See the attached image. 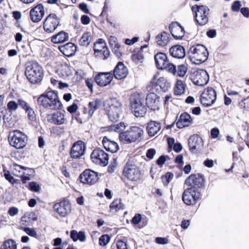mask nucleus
Returning <instances> with one entry per match:
<instances>
[{
    "instance_id": "35",
    "label": "nucleus",
    "mask_w": 249,
    "mask_h": 249,
    "mask_svg": "<svg viewBox=\"0 0 249 249\" xmlns=\"http://www.w3.org/2000/svg\"><path fill=\"white\" fill-rule=\"evenodd\" d=\"M100 104L101 101L98 99L89 102L88 107L85 108V112H87L89 116L91 117Z\"/></svg>"
},
{
    "instance_id": "57",
    "label": "nucleus",
    "mask_w": 249,
    "mask_h": 249,
    "mask_svg": "<svg viewBox=\"0 0 249 249\" xmlns=\"http://www.w3.org/2000/svg\"><path fill=\"white\" fill-rule=\"evenodd\" d=\"M18 102L19 106L25 111L30 107L29 104L26 101L22 99H18Z\"/></svg>"
},
{
    "instance_id": "45",
    "label": "nucleus",
    "mask_w": 249,
    "mask_h": 249,
    "mask_svg": "<svg viewBox=\"0 0 249 249\" xmlns=\"http://www.w3.org/2000/svg\"><path fill=\"white\" fill-rule=\"evenodd\" d=\"M173 177L174 175L172 172H166L165 175L161 177V179L164 185H167Z\"/></svg>"
},
{
    "instance_id": "3",
    "label": "nucleus",
    "mask_w": 249,
    "mask_h": 249,
    "mask_svg": "<svg viewBox=\"0 0 249 249\" xmlns=\"http://www.w3.org/2000/svg\"><path fill=\"white\" fill-rule=\"evenodd\" d=\"M25 75L30 83H38L43 77V68L36 62H30L26 67Z\"/></svg>"
},
{
    "instance_id": "31",
    "label": "nucleus",
    "mask_w": 249,
    "mask_h": 249,
    "mask_svg": "<svg viewBox=\"0 0 249 249\" xmlns=\"http://www.w3.org/2000/svg\"><path fill=\"white\" fill-rule=\"evenodd\" d=\"M148 219L144 216L142 217L140 213H136L134 216L132 218L131 220V223L134 225H138V227L140 229H142L147 224Z\"/></svg>"
},
{
    "instance_id": "38",
    "label": "nucleus",
    "mask_w": 249,
    "mask_h": 249,
    "mask_svg": "<svg viewBox=\"0 0 249 249\" xmlns=\"http://www.w3.org/2000/svg\"><path fill=\"white\" fill-rule=\"evenodd\" d=\"M34 220L31 217L30 214H25L21 218L20 221V229H22L23 227H28L33 224Z\"/></svg>"
},
{
    "instance_id": "36",
    "label": "nucleus",
    "mask_w": 249,
    "mask_h": 249,
    "mask_svg": "<svg viewBox=\"0 0 249 249\" xmlns=\"http://www.w3.org/2000/svg\"><path fill=\"white\" fill-rule=\"evenodd\" d=\"M169 38V35L166 32H162L156 36V41L158 45L164 47L168 44Z\"/></svg>"
},
{
    "instance_id": "33",
    "label": "nucleus",
    "mask_w": 249,
    "mask_h": 249,
    "mask_svg": "<svg viewBox=\"0 0 249 249\" xmlns=\"http://www.w3.org/2000/svg\"><path fill=\"white\" fill-rule=\"evenodd\" d=\"M141 178V172H123L121 178L125 182L128 181H137Z\"/></svg>"
},
{
    "instance_id": "42",
    "label": "nucleus",
    "mask_w": 249,
    "mask_h": 249,
    "mask_svg": "<svg viewBox=\"0 0 249 249\" xmlns=\"http://www.w3.org/2000/svg\"><path fill=\"white\" fill-rule=\"evenodd\" d=\"M0 249H17V245L14 240L9 239L3 242Z\"/></svg>"
},
{
    "instance_id": "12",
    "label": "nucleus",
    "mask_w": 249,
    "mask_h": 249,
    "mask_svg": "<svg viewBox=\"0 0 249 249\" xmlns=\"http://www.w3.org/2000/svg\"><path fill=\"white\" fill-rule=\"evenodd\" d=\"M92 162L102 166H106L108 164V155L100 148L95 149L91 154Z\"/></svg>"
},
{
    "instance_id": "43",
    "label": "nucleus",
    "mask_w": 249,
    "mask_h": 249,
    "mask_svg": "<svg viewBox=\"0 0 249 249\" xmlns=\"http://www.w3.org/2000/svg\"><path fill=\"white\" fill-rule=\"evenodd\" d=\"M106 47V43L102 39L99 40L98 42L94 44V53L97 56L99 55V53H101L103 48Z\"/></svg>"
},
{
    "instance_id": "64",
    "label": "nucleus",
    "mask_w": 249,
    "mask_h": 249,
    "mask_svg": "<svg viewBox=\"0 0 249 249\" xmlns=\"http://www.w3.org/2000/svg\"><path fill=\"white\" fill-rule=\"evenodd\" d=\"M219 134V129L217 128H213L211 131V137L213 139L217 138Z\"/></svg>"
},
{
    "instance_id": "53",
    "label": "nucleus",
    "mask_w": 249,
    "mask_h": 249,
    "mask_svg": "<svg viewBox=\"0 0 249 249\" xmlns=\"http://www.w3.org/2000/svg\"><path fill=\"white\" fill-rule=\"evenodd\" d=\"M27 114L28 119L31 121H34L36 119V114L34 109L30 107L25 110Z\"/></svg>"
},
{
    "instance_id": "19",
    "label": "nucleus",
    "mask_w": 249,
    "mask_h": 249,
    "mask_svg": "<svg viewBox=\"0 0 249 249\" xmlns=\"http://www.w3.org/2000/svg\"><path fill=\"white\" fill-rule=\"evenodd\" d=\"M86 150V146L84 142L81 141L74 143L71 150V156L73 159H77L83 156Z\"/></svg>"
},
{
    "instance_id": "46",
    "label": "nucleus",
    "mask_w": 249,
    "mask_h": 249,
    "mask_svg": "<svg viewBox=\"0 0 249 249\" xmlns=\"http://www.w3.org/2000/svg\"><path fill=\"white\" fill-rule=\"evenodd\" d=\"M187 70V67L185 65H180L178 66L176 73L178 76L183 77L185 75Z\"/></svg>"
},
{
    "instance_id": "60",
    "label": "nucleus",
    "mask_w": 249,
    "mask_h": 249,
    "mask_svg": "<svg viewBox=\"0 0 249 249\" xmlns=\"http://www.w3.org/2000/svg\"><path fill=\"white\" fill-rule=\"evenodd\" d=\"M136 169L137 166L136 165H133L130 162H127L124 171H132L133 170H136Z\"/></svg>"
},
{
    "instance_id": "18",
    "label": "nucleus",
    "mask_w": 249,
    "mask_h": 249,
    "mask_svg": "<svg viewBox=\"0 0 249 249\" xmlns=\"http://www.w3.org/2000/svg\"><path fill=\"white\" fill-rule=\"evenodd\" d=\"M45 15L44 7L42 4H39L32 8L30 12L31 20L37 23L41 20Z\"/></svg>"
},
{
    "instance_id": "22",
    "label": "nucleus",
    "mask_w": 249,
    "mask_h": 249,
    "mask_svg": "<svg viewBox=\"0 0 249 249\" xmlns=\"http://www.w3.org/2000/svg\"><path fill=\"white\" fill-rule=\"evenodd\" d=\"M112 79L113 75L110 72H101L95 77V80L97 85L102 87L109 84Z\"/></svg>"
},
{
    "instance_id": "11",
    "label": "nucleus",
    "mask_w": 249,
    "mask_h": 249,
    "mask_svg": "<svg viewBox=\"0 0 249 249\" xmlns=\"http://www.w3.org/2000/svg\"><path fill=\"white\" fill-rule=\"evenodd\" d=\"M191 79L194 84L199 86H203L208 83L209 76L205 70L198 69L194 71L192 73Z\"/></svg>"
},
{
    "instance_id": "25",
    "label": "nucleus",
    "mask_w": 249,
    "mask_h": 249,
    "mask_svg": "<svg viewBox=\"0 0 249 249\" xmlns=\"http://www.w3.org/2000/svg\"><path fill=\"white\" fill-rule=\"evenodd\" d=\"M128 74V70L122 62H119L114 70V75L116 79L121 80L125 78Z\"/></svg>"
},
{
    "instance_id": "13",
    "label": "nucleus",
    "mask_w": 249,
    "mask_h": 249,
    "mask_svg": "<svg viewBox=\"0 0 249 249\" xmlns=\"http://www.w3.org/2000/svg\"><path fill=\"white\" fill-rule=\"evenodd\" d=\"M216 99L215 90L212 88H207L204 89L200 96L201 104L205 107L212 106Z\"/></svg>"
},
{
    "instance_id": "17",
    "label": "nucleus",
    "mask_w": 249,
    "mask_h": 249,
    "mask_svg": "<svg viewBox=\"0 0 249 249\" xmlns=\"http://www.w3.org/2000/svg\"><path fill=\"white\" fill-rule=\"evenodd\" d=\"M78 179L84 184L93 185L99 179L98 172H82Z\"/></svg>"
},
{
    "instance_id": "49",
    "label": "nucleus",
    "mask_w": 249,
    "mask_h": 249,
    "mask_svg": "<svg viewBox=\"0 0 249 249\" xmlns=\"http://www.w3.org/2000/svg\"><path fill=\"white\" fill-rule=\"evenodd\" d=\"M21 230L25 232L28 235L37 238V233L34 228H29L28 227H23Z\"/></svg>"
},
{
    "instance_id": "61",
    "label": "nucleus",
    "mask_w": 249,
    "mask_h": 249,
    "mask_svg": "<svg viewBox=\"0 0 249 249\" xmlns=\"http://www.w3.org/2000/svg\"><path fill=\"white\" fill-rule=\"evenodd\" d=\"M108 42L111 47L117 45L119 43L117 42V39L116 37L110 36L108 38Z\"/></svg>"
},
{
    "instance_id": "10",
    "label": "nucleus",
    "mask_w": 249,
    "mask_h": 249,
    "mask_svg": "<svg viewBox=\"0 0 249 249\" xmlns=\"http://www.w3.org/2000/svg\"><path fill=\"white\" fill-rule=\"evenodd\" d=\"M53 209L61 217H65L71 213V205L69 200L63 198L54 204Z\"/></svg>"
},
{
    "instance_id": "5",
    "label": "nucleus",
    "mask_w": 249,
    "mask_h": 249,
    "mask_svg": "<svg viewBox=\"0 0 249 249\" xmlns=\"http://www.w3.org/2000/svg\"><path fill=\"white\" fill-rule=\"evenodd\" d=\"M143 129L137 126H131L129 129L120 133V141L124 144H129L136 142L142 137Z\"/></svg>"
},
{
    "instance_id": "28",
    "label": "nucleus",
    "mask_w": 249,
    "mask_h": 249,
    "mask_svg": "<svg viewBox=\"0 0 249 249\" xmlns=\"http://www.w3.org/2000/svg\"><path fill=\"white\" fill-rule=\"evenodd\" d=\"M160 124L155 121H150L147 124L146 126V130L150 137H154L157 135L160 132Z\"/></svg>"
},
{
    "instance_id": "1",
    "label": "nucleus",
    "mask_w": 249,
    "mask_h": 249,
    "mask_svg": "<svg viewBox=\"0 0 249 249\" xmlns=\"http://www.w3.org/2000/svg\"><path fill=\"white\" fill-rule=\"evenodd\" d=\"M37 101L39 106L45 109L59 110L61 109L62 106L57 92L55 91H49L41 94Z\"/></svg>"
},
{
    "instance_id": "9",
    "label": "nucleus",
    "mask_w": 249,
    "mask_h": 249,
    "mask_svg": "<svg viewBox=\"0 0 249 249\" xmlns=\"http://www.w3.org/2000/svg\"><path fill=\"white\" fill-rule=\"evenodd\" d=\"M192 10L195 13L196 20L200 25H204L208 22L209 9L207 6L195 5L192 6Z\"/></svg>"
},
{
    "instance_id": "15",
    "label": "nucleus",
    "mask_w": 249,
    "mask_h": 249,
    "mask_svg": "<svg viewBox=\"0 0 249 249\" xmlns=\"http://www.w3.org/2000/svg\"><path fill=\"white\" fill-rule=\"evenodd\" d=\"M152 84L151 89L158 92H165L168 89V84L166 83L165 78L159 77V74L155 75L151 80Z\"/></svg>"
},
{
    "instance_id": "30",
    "label": "nucleus",
    "mask_w": 249,
    "mask_h": 249,
    "mask_svg": "<svg viewBox=\"0 0 249 249\" xmlns=\"http://www.w3.org/2000/svg\"><path fill=\"white\" fill-rule=\"evenodd\" d=\"M60 51L67 56L72 55L76 50V46L72 43L69 42L59 47Z\"/></svg>"
},
{
    "instance_id": "26",
    "label": "nucleus",
    "mask_w": 249,
    "mask_h": 249,
    "mask_svg": "<svg viewBox=\"0 0 249 249\" xmlns=\"http://www.w3.org/2000/svg\"><path fill=\"white\" fill-rule=\"evenodd\" d=\"M192 123L193 120L191 115L187 112H184L180 115L176 125L178 128H182L188 126Z\"/></svg>"
},
{
    "instance_id": "40",
    "label": "nucleus",
    "mask_w": 249,
    "mask_h": 249,
    "mask_svg": "<svg viewBox=\"0 0 249 249\" xmlns=\"http://www.w3.org/2000/svg\"><path fill=\"white\" fill-rule=\"evenodd\" d=\"M185 84L181 80H178L174 87L175 94L181 95L184 94L185 90Z\"/></svg>"
},
{
    "instance_id": "8",
    "label": "nucleus",
    "mask_w": 249,
    "mask_h": 249,
    "mask_svg": "<svg viewBox=\"0 0 249 249\" xmlns=\"http://www.w3.org/2000/svg\"><path fill=\"white\" fill-rule=\"evenodd\" d=\"M201 197V194L196 188L190 187L184 190L182 200L188 206L195 205Z\"/></svg>"
},
{
    "instance_id": "41",
    "label": "nucleus",
    "mask_w": 249,
    "mask_h": 249,
    "mask_svg": "<svg viewBox=\"0 0 249 249\" xmlns=\"http://www.w3.org/2000/svg\"><path fill=\"white\" fill-rule=\"evenodd\" d=\"M91 34L89 32L84 33L79 41V44L81 46H87L91 40Z\"/></svg>"
},
{
    "instance_id": "50",
    "label": "nucleus",
    "mask_w": 249,
    "mask_h": 249,
    "mask_svg": "<svg viewBox=\"0 0 249 249\" xmlns=\"http://www.w3.org/2000/svg\"><path fill=\"white\" fill-rule=\"evenodd\" d=\"M18 104L17 103L14 101H11L7 104V109L9 112H13L16 111L18 108Z\"/></svg>"
},
{
    "instance_id": "62",
    "label": "nucleus",
    "mask_w": 249,
    "mask_h": 249,
    "mask_svg": "<svg viewBox=\"0 0 249 249\" xmlns=\"http://www.w3.org/2000/svg\"><path fill=\"white\" fill-rule=\"evenodd\" d=\"M8 213L10 216H13L18 213V210L16 207H12L9 209Z\"/></svg>"
},
{
    "instance_id": "4",
    "label": "nucleus",
    "mask_w": 249,
    "mask_h": 249,
    "mask_svg": "<svg viewBox=\"0 0 249 249\" xmlns=\"http://www.w3.org/2000/svg\"><path fill=\"white\" fill-rule=\"evenodd\" d=\"M104 107L109 119L113 122H117L122 112V104L116 98H110L106 101Z\"/></svg>"
},
{
    "instance_id": "32",
    "label": "nucleus",
    "mask_w": 249,
    "mask_h": 249,
    "mask_svg": "<svg viewBox=\"0 0 249 249\" xmlns=\"http://www.w3.org/2000/svg\"><path fill=\"white\" fill-rule=\"evenodd\" d=\"M102 143L104 148L112 153H115L118 150V144L114 141H110L106 136L103 138Z\"/></svg>"
},
{
    "instance_id": "55",
    "label": "nucleus",
    "mask_w": 249,
    "mask_h": 249,
    "mask_svg": "<svg viewBox=\"0 0 249 249\" xmlns=\"http://www.w3.org/2000/svg\"><path fill=\"white\" fill-rule=\"evenodd\" d=\"M167 71L172 73L173 75H175L177 72V69L176 66L172 63H167V66L165 67Z\"/></svg>"
},
{
    "instance_id": "47",
    "label": "nucleus",
    "mask_w": 249,
    "mask_h": 249,
    "mask_svg": "<svg viewBox=\"0 0 249 249\" xmlns=\"http://www.w3.org/2000/svg\"><path fill=\"white\" fill-rule=\"evenodd\" d=\"M125 128L124 123L121 122L117 124L111 125L110 126V130L115 132H120L124 130Z\"/></svg>"
},
{
    "instance_id": "21",
    "label": "nucleus",
    "mask_w": 249,
    "mask_h": 249,
    "mask_svg": "<svg viewBox=\"0 0 249 249\" xmlns=\"http://www.w3.org/2000/svg\"><path fill=\"white\" fill-rule=\"evenodd\" d=\"M169 29L172 36L176 39H181L184 36V29L177 22L171 23L169 26Z\"/></svg>"
},
{
    "instance_id": "52",
    "label": "nucleus",
    "mask_w": 249,
    "mask_h": 249,
    "mask_svg": "<svg viewBox=\"0 0 249 249\" xmlns=\"http://www.w3.org/2000/svg\"><path fill=\"white\" fill-rule=\"evenodd\" d=\"M143 59V55L141 53H135L132 56V60L136 63L142 62Z\"/></svg>"
},
{
    "instance_id": "7",
    "label": "nucleus",
    "mask_w": 249,
    "mask_h": 249,
    "mask_svg": "<svg viewBox=\"0 0 249 249\" xmlns=\"http://www.w3.org/2000/svg\"><path fill=\"white\" fill-rule=\"evenodd\" d=\"M9 141L11 146L17 149H21L26 145L27 137L21 131L16 130L10 132Z\"/></svg>"
},
{
    "instance_id": "34",
    "label": "nucleus",
    "mask_w": 249,
    "mask_h": 249,
    "mask_svg": "<svg viewBox=\"0 0 249 249\" xmlns=\"http://www.w3.org/2000/svg\"><path fill=\"white\" fill-rule=\"evenodd\" d=\"M69 38L68 34L64 31H61L56 35L53 36L52 37L51 41L53 43H61L68 40Z\"/></svg>"
},
{
    "instance_id": "58",
    "label": "nucleus",
    "mask_w": 249,
    "mask_h": 249,
    "mask_svg": "<svg viewBox=\"0 0 249 249\" xmlns=\"http://www.w3.org/2000/svg\"><path fill=\"white\" fill-rule=\"evenodd\" d=\"M111 48H112V51L114 52V53L115 54V55L117 57H120L121 56L120 44H118L117 45L112 47Z\"/></svg>"
},
{
    "instance_id": "29",
    "label": "nucleus",
    "mask_w": 249,
    "mask_h": 249,
    "mask_svg": "<svg viewBox=\"0 0 249 249\" xmlns=\"http://www.w3.org/2000/svg\"><path fill=\"white\" fill-rule=\"evenodd\" d=\"M169 53L172 56L177 58H183L185 56V49L180 45L172 47L169 50Z\"/></svg>"
},
{
    "instance_id": "44",
    "label": "nucleus",
    "mask_w": 249,
    "mask_h": 249,
    "mask_svg": "<svg viewBox=\"0 0 249 249\" xmlns=\"http://www.w3.org/2000/svg\"><path fill=\"white\" fill-rule=\"evenodd\" d=\"M60 74L64 78L69 76L71 74L70 68L66 65L62 66L61 69L60 70Z\"/></svg>"
},
{
    "instance_id": "27",
    "label": "nucleus",
    "mask_w": 249,
    "mask_h": 249,
    "mask_svg": "<svg viewBox=\"0 0 249 249\" xmlns=\"http://www.w3.org/2000/svg\"><path fill=\"white\" fill-rule=\"evenodd\" d=\"M155 61L158 69H164L167 66L168 60L166 55L163 53H158L155 55Z\"/></svg>"
},
{
    "instance_id": "20",
    "label": "nucleus",
    "mask_w": 249,
    "mask_h": 249,
    "mask_svg": "<svg viewBox=\"0 0 249 249\" xmlns=\"http://www.w3.org/2000/svg\"><path fill=\"white\" fill-rule=\"evenodd\" d=\"M146 104L151 110H156L160 108V97L154 92L148 94L146 98Z\"/></svg>"
},
{
    "instance_id": "63",
    "label": "nucleus",
    "mask_w": 249,
    "mask_h": 249,
    "mask_svg": "<svg viewBox=\"0 0 249 249\" xmlns=\"http://www.w3.org/2000/svg\"><path fill=\"white\" fill-rule=\"evenodd\" d=\"M100 54H102L103 56L104 59H107L109 55V51L108 48L106 46L105 48H103L101 53H99Z\"/></svg>"
},
{
    "instance_id": "14",
    "label": "nucleus",
    "mask_w": 249,
    "mask_h": 249,
    "mask_svg": "<svg viewBox=\"0 0 249 249\" xmlns=\"http://www.w3.org/2000/svg\"><path fill=\"white\" fill-rule=\"evenodd\" d=\"M60 23V19L54 14H50L45 18L43 22V28L48 33H53Z\"/></svg>"
},
{
    "instance_id": "54",
    "label": "nucleus",
    "mask_w": 249,
    "mask_h": 249,
    "mask_svg": "<svg viewBox=\"0 0 249 249\" xmlns=\"http://www.w3.org/2000/svg\"><path fill=\"white\" fill-rule=\"evenodd\" d=\"M10 172H4V176L6 180L12 184L17 183L18 180L15 179L14 177L10 174Z\"/></svg>"
},
{
    "instance_id": "2",
    "label": "nucleus",
    "mask_w": 249,
    "mask_h": 249,
    "mask_svg": "<svg viewBox=\"0 0 249 249\" xmlns=\"http://www.w3.org/2000/svg\"><path fill=\"white\" fill-rule=\"evenodd\" d=\"M188 53L191 62L196 64H200L206 61L209 55L207 48L201 44L192 46Z\"/></svg>"
},
{
    "instance_id": "51",
    "label": "nucleus",
    "mask_w": 249,
    "mask_h": 249,
    "mask_svg": "<svg viewBox=\"0 0 249 249\" xmlns=\"http://www.w3.org/2000/svg\"><path fill=\"white\" fill-rule=\"evenodd\" d=\"M29 189L33 192H38L40 190V187L36 182L32 181L29 184Z\"/></svg>"
},
{
    "instance_id": "48",
    "label": "nucleus",
    "mask_w": 249,
    "mask_h": 249,
    "mask_svg": "<svg viewBox=\"0 0 249 249\" xmlns=\"http://www.w3.org/2000/svg\"><path fill=\"white\" fill-rule=\"evenodd\" d=\"M110 240V237L108 234L102 235L99 239V244L101 246H105Z\"/></svg>"
},
{
    "instance_id": "59",
    "label": "nucleus",
    "mask_w": 249,
    "mask_h": 249,
    "mask_svg": "<svg viewBox=\"0 0 249 249\" xmlns=\"http://www.w3.org/2000/svg\"><path fill=\"white\" fill-rule=\"evenodd\" d=\"M239 105L241 107L246 109L249 108V98H247L246 99L242 100L239 103Z\"/></svg>"
},
{
    "instance_id": "37",
    "label": "nucleus",
    "mask_w": 249,
    "mask_h": 249,
    "mask_svg": "<svg viewBox=\"0 0 249 249\" xmlns=\"http://www.w3.org/2000/svg\"><path fill=\"white\" fill-rule=\"evenodd\" d=\"M124 205L120 198L115 199L110 204V211L117 212L121 210L124 209Z\"/></svg>"
},
{
    "instance_id": "6",
    "label": "nucleus",
    "mask_w": 249,
    "mask_h": 249,
    "mask_svg": "<svg viewBox=\"0 0 249 249\" xmlns=\"http://www.w3.org/2000/svg\"><path fill=\"white\" fill-rule=\"evenodd\" d=\"M130 106L134 115L142 117L146 112L147 109L142 103V99L138 93H134L130 98Z\"/></svg>"
},
{
    "instance_id": "16",
    "label": "nucleus",
    "mask_w": 249,
    "mask_h": 249,
    "mask_svg": "<svg viewBox=\"0 0 249 249\" xmlns=\"http://www.w3.org/2000/svg\"><path fill=\"white\" fill-rule=\"evenodd\" d=\"M204 177L199 173L191 174L185 181L187 185L195 188L202 187L204 185Z\"/></svg>"
},
{
    "instance_id": "23",
    "label": "nucleus",
    "mask_w": 249,
    "mask_h": 249,
    "mask_svg": "<svg viewBox=\"0 0 249 249\" xmlns=\"http://www.w3.org/2000/svg\"><path fill=\"white\" fill-rule=\"evenodd\" d=\"M47 120L49 122L55 125H61L65 123L66 119L63 113L56 111L48 115Z\"/></svg>"
},
{
    "instance_id": "39",
    "label": "nucleus",
    "mask_w": 249,
    "mask_h": 249,
    "mask_svg": "<svg viewBox=\"0 0 249 249\" xmlns=\"http://www.w3.org/2000/svg\"><path fill=\"white\" fill-rule=\"evenodd\" d=\"M71 238L74 242L79 240L81 242H84L86 240L85 232L83 231L77 232L76 230H73L71 231Z\"/></svg>"
},
{
    "instance_id": "24",
    "label": "nucleus",
    "mask_w": 249,
    "mask_h": 249,
    "mask_svg": "<svg viewBox=\"0 0 249 249\" xmlns=\"http://www.w3.org/2000/svg\"><path fill=\"white\" fill-rule=\"evenodd\" d=\"M202 139L197 135H192L188 140L189 147L193 152L199 149L202 145Z\"/></svg>"
},
{
    "instance_id": "56",
    "label": "nucleus",
    "mask_w": 249,
    "mask_h": 249,
    "mask_svg": "<svg viewBox=\"0 0 249 249\" xmlns=\"http://www.w3.org/2000/svg\"><path fill=\"white\" fill-rule=\"evenodd\" d=\"M117 249H128L126 242L119 240L116 242Z\"/></svg>"
}]
</instances>
